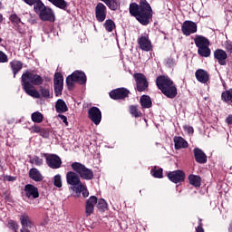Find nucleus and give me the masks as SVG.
<instances>
[{
    "label": "nucleus",
    "instance_id": "1",
    "mask_svg": "<svg viewBox=\"0 0 232 232\" xmlns=\"http://www.w3.org/2000/svg\"><path fill=\"white\" fill-rule=\"evenodd\" d=\"M129 12L143 26L150 24V21L153 19V9H151V5L147 0H140V5L136 3L130 4Z\"/></svg>",
    "mask_w": 232,
    "mask_h": 232
},
{
    "label": "nucleus",
    "instance_id": "2",
    "mask_svg": "<svg viewBox=\"0 0 232 232\" xmlns=\"http://www.w3.org/2000/svg\"><path fill=\"white\" fill-rule=\"evenodd\" d=\"M44 80L41 75L32 71H26L22 74V86L25 93L34 99H41V93L34 86H41Z\"/></svg>",
    "mask_w": 232,
    "mask_h": 232
},
{
    "label": "nucleus",
    "instance_id": "3",
    "mask_svg": "<svg viewBox=\"0 0 232 232\" xmlns=\"http://www.w3.org/2000/svg\"><path fill=\"white\" fill-rule=\"evenodd\" d=\"M71 168L81 179H83V180H92L93 179V170L88 169L81 162L72 163Z\"/></svg>",
    "mask_w": 232,
    "mask_h": 232
},
{
    "label": "nucleus",
    "instance_id": "4",
    "mask_svg": "<svg viewBox=\"0 0 232 232\" xmlns=\"http://www.w3.org/2000/svg\"><path fill=\"white\" fill-rule=\"evenodd\" d=\"M75 82H78V84H86V74L81 71H75L66 78V84L69 90L73 88Z\"/></svg>",
    "mask_w": 232,
    "mask_h": 232
},
{
    "label": "nucleus",
    "instance_id": "5",
    "mask_svg": "<svg viewBox=\"0 0 232 232\" xmlns=\"http://www.w3.org/2000/svg\"><path fill=\"white\" fill-rule=\"evenodd\" d=\"M133 78L136 81V88L139 92H146V90H148V79H146V76L143 73H134Z\"/></svg>",
    "mask_w": 232,
    "mask_h": 232
},
{
    "label": "nucleus",
    "instance_id": "6",
    "mask_svg": "<svg viewBox=\"0 0 232 232\" xmlns=\"http://www.w3.org/2000/svg\"><path fill=\"white\" fill-rule=\"evenodd\" d=\"M88 118L93 124L99 126L101 124V121H102V112L97 107H92L88 111Z\"/></svg>",
    "mask_w": 232,
    "mask_h": 232
},
{
    "label": "nucleus",
    "instance_id": "7",
    "mask_svg": "<svg viewBox=\"0 0 232 232\" xmlns=\"http://www.w3.org/2000/svg\"><path fill=\"white\" fill-rule=\"evenodd\" d=\"M108 14V9L106 5L102 3H98L95 7V17L98 23H104L106 21V15Z\"/></svg>",
    "mask_w": 232,
    "mask_h": 232
},
{
    "label": "nucleus",
    "instance_id": "8",
    "mask_svg": "<svg viewBox=\"0 0 232 232\" xmlns=\"http://www.w3.org/2000/svg\"><path fill=\"white\" fill-rule=\"evenodd\" d=\"M197 24L193 21H185L181 26V32L187 37L192 34H197Z\"/></svg>",
    "mask_w": 232,
    "mask_h": 232
},
{
    "label": "nucleus",
    "instance_id": "9",
    "mask_svg": "<svg viewBox=\"0 0 232 232\" xmlns=\"http://www.w3.org/2000/svg\"><path fill=\"white\" fill-rule=\"evenodd\" d=\"M46 163L49 166V168H52V169H59L61 168V164H63V161L61 160V158L55 154H49L46 156Z\"/></svg>",
    "mask_w": 232,
    "mask_h": 232
},
{
    "label": "nucleus",
    "instance_id": "10",
    "mask_svg": "<svg viewBox=\"0 0 232 232\" xmlns=\"http://www.w3.org/2000/svg\"><path fill=\"white\" fill-rule=\"evenodd\" d=\"M66 180L67 184L72 186V188H79V186L82 184V182H81V178L75 171H68L66 174Z\"/></svg>",
    "mask_w": 232,
    "mask_h": 232
},
{
    "label": "nucleus",
    "instance_id": "11",
    "mask_svg": "<svg viewBox=\"0 0 232 232\" xmlns=\"http://www.w3.org/2000/svg\"><path fill=\"white\" fill-rule=\"evenodd\" d=\"M138 44L143 52H151L153 45H151V41L148 35H141L138 38Z\"/></svg>",
    "mask_w": 232,
    "mask_h": 232
},
{
    "label": "nucleus",
    "instance_id": "12",
    "mask_svg": "<svg viewBox=\"0 0 232 232\" xmlns=\"http://www.w3.org/2000/svg\"><path fill=\"white\" fill-rule=\"evenodd\" d=\"M64 84V79L61 72H56L54 74V93L58 97L63 92V86Z\"/></svg>",
    "mask_w": 232,
    "mask_h": 232
},
{
    "label": "nucleus",
    "instance_id": "13",
    "mask_svg": "<svg viewBox=\"0 0 232 232\" xmlns=\"http://www.w3.org/2000/svg\"><path fill=\"white\" fill-rule=\"evenodd\" d=\"M168 178L174 184H179V182H184L186 179V174L182 170H175L168 173Z\"/></svg>",
    "mask_w": 232,
    "mask_h": 232
},
{
    "label": "nucleus",
    "instance_id": "14",
    "mask_svg": "<svg viewBox=\"0 0 232 232\" xmlns=\"http://www.w3.org/2000/svg\"><path fill=\"white\" fill-rule=\"evenodd\" d=\"M172 83L173 82L168 76L160 75L158 76L156 79L157 87L159 88V90H160V92H162L163 90L166 91L167 87H169Z\"/></svg>",
    "mask_w": 232,
    "mask_h": 232
},
{
    "label": "nucleus",
    "instance_id": "15",
    "mask_svg": "<svg viewBox=\"0 0 232 232\" xmlns=\"http://www.w3.org/2000/svg\"><path fill=\"white\" fill-rule=\"evenodd\" d=\"M128 95H130V91H128L126 88H119L110 92L111 99H114V101L126 99Z\"/></svg>",
    "mask_w": 232,
    "mask_h": 232
},
{
    "label": "nucleus",
    "instance_id": "16",
    "mask_svg": "<svg viewBox=\"0 0 232 232\" xmlns=\"http://www.w3.org/2000/svg\"><path fill=\"white\" fill-rule=\"evenodd\" d=\"M214 57L215 59H217L220 66H226V64H227V63L226 62V59H227V53H226V51L222 49H217L214 52Z\"/></svg>",
    "mask_w": 232,
    "mask_h": 232
},
{
    "label": "nucleus",
    "instance_id": "17",
    "mask_svg": "<svg viewBox=\"0 0 232 232\" xmlns=\"http://www.w3.org/2000/svg\"><path fill=\"white\" fill-rule=\"evenodd\" d=\"M38 17L41 21H49L50 23H53V21H55V14H53V10L48 6Z\"/></svg>",
    "mask_w": 232,
    "mask_h": 232
},
{
    "label": "nucleus",
    "instance_id": "18",
    "mask_svg": "<svg viewBox=\"0 0 232 232\" xmlns=\"http://www.w3.org/2000/svg\"><path fill=\"white\" fill-rule=\"evenodd\" d=\"M24 191L28 198H39V189L34 185H25Z\"/></svg>",
    "mask_w": 232,
    "mask_h": 232
},
{
    "label": "nucleus",
    "instance_id": "19",
    "mask_svg": "<svg viewBox=\"0 0 232 232\" xmlns=\"http://www.w3.org/2000/svg\"><path fill=\"white\" fill-rule=\"evenodd\" d=\"M163 95L168 97L169 99H175L177 97V86L174 82L169 85L166 90L161 91Z\"/></svg>",
    "mask_w": 232,
    "mask_h": 232
},
{
    "label": "nucleus",
    "instance_id": "20",
    "mask_svg": "<svg viewBox=\"0 0 232 232\" xmlns=\"http://www.w3.org/2000/svg\"><path fill=\"white\" fill-rule=\"evenodd\" d=\"M97 204V197L92 196L86 202L85 213L87 217H90L93 213V208Z\"/></svg>",
    "mask_w": 232,
    "mask_h": 232
},
{
    "label": "nucleus",
    "instance_id": "21",
    "mask_svg": "<svg viewBox=\"0 0 232 232\" xmlns=\"http://www.w3.org/2000/svg\"><path fill=\"white\" fill-rule=\"evenodd\" d=\"M195 75L197 81H198V82H202V84H206V82L209 81V73H208L204 69H198Z\"/></svg>",
    "mask_w": 232,
    "mask_h": 232
},
{
    "label": "nucleus",
    "instance_id": "22",
    "mask_svg": "<svg viewBox=\"0 0 232 232\" xmlns=\"http://www.w3.org/2000/svg\"><path fill=\"white\" fill-rule=\"evenodd\" d=\"M194 157L198 164H206V162H208V156H206V153L200 149L194 150Z\"/></svg>",
    "mask_w": 232,
    "mask_h": 232
},
{
    "label": "nucleus",
    "instance_id": "23",
    "mask_svg": "<svg viewBox=\"0 0 232 232\" xmlns=\"http://www.w3.org/2000/svg\"><path fill=\"white\" fill-rule=\"evenodd\" d=\"M194 43L198 49L209 46V40L202 35H196Z\"/></svg>",
    "mask_w": 232,
    "mask_h": 232
},
{
    "label": "nucleus",
    "instance_id": "24",
    "mask_svg": "<svg viewBox=\"0 0 232 232\" xmlns=\"http://www.w3.org/2000/svg\"><path fill=\"white\" fill-rule=\"evenodd\" d=\"M29 177L32 180H34V182H41L44 179L41 171L35 168L29 170Z\"/></svg>",
    "mask_w": 232,
    "mask_h": 232
},
{
    "label": "nucleus",
    "instance_id": "25",
    "mask_svg": "<svg viewBox=\"0 0 232 232\" xmlns=\"http://www.w3.org/2000/svg\"><path fill=\"white\" fill-rule=\"evenodd\" d=\"M102 3H105L106 6L110 10H112L115 12L116 10H119L121 8V0H101Z\"/></svg>",
    "mask_w": 232,
    "mask_h": 232
},
{
    "label": "nucleus",
    "instance_id": "26",
    "mask_svg": "<svg viewBox=\"0 0 232 232\" xmlns=\"http://www.w3.org/2000/svg\"><path fill=\"white\" fill-rule=\"evenodd\" d=\"M22 227H34V221L28 214H22L20 217Z\"/></svg>",
    "mask_w": 232,
    "mask_h": 232
},
{
    "label": "nucleus",
    "instance_id": "27",
    "mask_svg": "<svg viewBox=\"0 0 232 232\" xmlns=\"http://www.w3.org/2000/svg\"><path fill=\"white\" fill-rule=\"evenodd\" d=\"M11 70L14 73V77L23 70V63L21 61L14 60L10 62Z\"/></svg>",
    "mask_w": 232,
    "mask_h": 232
},
{
    "label": "nucleus",
    "instance_id": "28",
    "mask_svg": "<svg viewBox=\"0 0 232 232\" xmlns=\"http://www.w3.org/2000/svg\"><path fill=\"white\" fill-rule=\"evenodd\" d=\"M55 110L57 113H66L68 111V105H66V102L59 99L55 103Z\"/></svg>",
    "mask_w": 232,
    "mask_h": 232
},
{
    "label": "nucleus",
    "instance_id": "29",
    "mask_svg": "<svg viewBox=\"0 0 232 232\" xmlns=\"http://www.w3.org/2000/svg\"><path fill=\"white\" fill-rule=\"evenodd\" d=\"M72 190L75 191V193H77V195L82 193V196L84 197V198H86V197L90 196V192H88V189L86 188V185L84 184H81L78 187H72Z\"/></svg>",
    "mask_w": 232,
    "mask_h": 232
},
{
    "label": "nucleus",
    "instance_id": "30",
    "mask_svg": "<svg viewBox=\"0 0 232 232\" xmlns=\"http://www.w3.org/2000/svg\"><path fill=\"white\" fill-rule=\"evenodd\" d=\"M174 143L176 150H182L184 148H188V141L184 140L182 137H174Z\"/></svg>",
    "mask_w": 232,
    "mask_h": 232
},
{
    "label": "nucleus",
    "instance_id": "31",
    "mask_svg": "<svg viewBox=\"0 0 232 232\" xmlns=\"http://www.w3.org/2000/svg\"><path fill=\"white\" fill-rule=\"evenodd\" d=\"M188 182L191 186H194V188H200L202 179L200 176L191 174L188 176Z\"/></svg>",
    "mask_w": 232,
    "mask_h": 232
},
{
    "label": "nucleus",
    "instance_id": "32",
    "mask_svg": "<svg viewBox=\"0 0 232 232\" xmlns=\"http://www.w3.org/2000/svg\"><path fill=\"white\" fill-rule=\"evenodd\" d=\"M48 6H45L43 1L37 0V2L34 5V10L38 16L44 13V11L47 8Z\"/></svg>",
    "mask_w": 232,
    "mask_h": 232
},
{
    "label": "nucleus",
    "instance_id": "33",
    "mask_svg": "<svg viewBox=\"0 0 232 232\" xmlns=\"http://www.w3.org/2000/svg\"><path fill=\"white\" fill-rule=\"evenodd\" d=\"M31 119H32L33 122H35L36 124H41V122H43V121L44 119V116H43V113H41L39 111H35V112L32 113Z\"/></svg>",
    "mask_w": 232,
    "mask_h": 232
},
{
    "label": "nucleus",
    "instance_id": "34",
    "mask_svg": "<svg viewBox=\"0 0 232 232\" xmlns=\"http://www.w3.org/2000/svg\"><path fill=\"white\" fill-rule=\"evenodd\" d=\"M198 53L201 57H209L211 55V49H209V46L201 47L198 49Z\"/></svg>",
    "mask_w": 232,
    "mask_h": 232
},
{
    "label": "nucleus",
    "instance_id": "35",
    "mask_svg": "<svg viewBox=\"0 0 232 232\" xmlns=\"http://www.w3.org/2000/svg\"><path fill=\"white\" fill-rule=\"evenodd\" d=\"M140 104L142 108H151V98L146 95L141 96Z\"/></svg>",
    "mask_w": 232,
    "mask_h": 232
},
{
    "label": "nucleus",
    "instance_id": "36",
    "mask_svg": "<svg viewBox=\"0 0 232 232\" xmlns=\"http://www.w3.org/2000/svg\"><path fill=\"white\" fill-rule=\"evenodd\" d=\"M221 97H222V100L225 101V102L231 104V102H232V89L224 92L222 93Z\"/></svg>",
    "mask_w": 232,
    "mask_h": 232
},
{
    "label": "nucleus",
    "instance_id": "37",
    "mask_svg": "<svg viewBox=\"0 0 232 232\" xmlns=\"http://www.w3.org/2000/svg\"><path fill=\"white\" fill-rule=\"evenodd\" d=\"M130 113L131 114L132 117L139 118L142 116V112L139 111V108L135 105H131L130 107Z\"/></svg>",
    "mask_w": 232,
    "mask_h": 232
},
{
    "label": "nucleus",
    "instance_id": "38",
    "mask_svg": "<svg viewBox=\"0 0 232 232\" xmlns=\"http://www.w3.org/2000/svg\"><path fill=\"white\" fill-rule=\"evenodd\" d=\"M103 26L107 32H111L112 30H115V22L111 19L106 20Z\"/></svg>",
    "mask_w": 232,
    "mask_h": 232
},
{
    "label": "nucleus",
    "instance_id": "39",
    "mask_svg": "<svg viewBox=\"0 0 232 232\" xmlns=\"http://www.w3.org/2000/svg\"><path fill=\"white\" fill-rule=\"evenodd\" d=\"M9 229L17 232L19 230V224L14 220H9L7 224Z\"/></svg>",
    "mask_w": 232,
    "mask_h": 232
},
{
    "label": "nucleus",
    "instance_id": "40",
    "mask_svg": "<svg viewBox=\"0 0 232 232\" xmlns=\"http://www.w3.org/2000/svg\"><path fill=\"white\" fill-rule=\"evenodd\" d=\"M151 174L156 179H162V169H157L156 167L151 169Z\"/></svg>",
    "mask_w": 232,
    "mask_h": 232
},
{
    "label": "nucleus",
    "instance_id": "41",
    "mask_svg": "<svg viewBox=\"0 0 232 232\" xmlns=\"http://www.w3.org/2000/svg\"><path fill=\"white\" fill-rule=\"evenodd\" d=\"M40 93L45 99H50V89L40 87Z\"/></svg>",
    "mask_w": 232,
    "mask_h": 232
},
{
    "label": "nucleus",
    "instance_id": "42",
    "mask_svg": "<svg viewBox=\"0 0 232 232\" xmlns=\"http://www.w3.org/2000/svg\"><path fill=\"white\" fill-rule=\"evenodd\" d=\"M10 21L13 24L17 25L21 23V18L17 14H14L10 15Z\"/></svg>",
    "mask_w": 232,
    "mask_h": 232
},
{
    "label": "nucleus",
    "instance_id": "43",
    "mask_svg": "<svg viewBox=\"0 0 232 232\" xmlns=\"http://www.w3.org/2000/svg\"><path fill=\"white\" fill-rule=\"evenodd\" d=\"M97 208H98V209H101V211H104V209H106V208H108V204L106 203V200L99 199Z\"/></svg>",
    "mask_w": 232,
    "mask_h": 232
},
{
    "label": "nucleus",
    "instance_id": "44",
    "mask_svg": "<svg viewBox=\"0 0 232 232\" xmlns=\"http://www.w3.org/2000/svg\"><path fill=\"white\" fill-rule=\"evenodd\" d=\"M31 164H34L35 166H43V159L35 156L30 160Z\"/></svg>",
    "mask_w": 232,
    "mask_h": 232
},
{
    "label": "nucleus",
    "instance_id": "45",
    "mask_svg": "<svg viewBox=\"0 0 232 232\" xmlns=\"http://www.w3.org/2000/svg\"><path fill=\"white\" fill-rule=\"evenodd\" d=\"M54 186L56 188H63V179H61V175L54 176Z\"/></svg>",
    "mask_w": 232,
    "mask_h": 232
},
{
    "label": "nucleus",
    "instance_id": "46",
    "mask_svg": "<svg viewBox=\"0 0 232 232\" xmlns=\"http://www.w3.org/2000/svg\"><path fill=\"white\" fill-rule=\"evenodd\" d=\"M31 133H40V135H43V131L41 130V127L38 125H34L30 128Z\"/></svg>",
    "mask_w": 232,
    "mask_h": 232
},
{
    "label": "nucleus",
    "instance_id": "47",
    "mask_svg": "<svg viewBox=\"0 0 232 232\" xmlns=\"http://www.w3.org/2000/svg\"><path fill=\"white\" fill-rule=\"evenodd\" d=\"M8 62V55L5 53L3 51H0V63H7Z\"/></svg>",
    "mask_w": 232,
    "mask_h": 232
},
{
    "label": "nucleus",
    "instance_id": "48",
    "mask_svg": "<svg viewBox=\"0 0 232 232\" xmlns=\"http://www.w3.org/2000/svg\"><path fill=\"white\" fill-rule=\"evenodd\" d=\"M183 128H184V130L187 131L189 135H193V132H194L193 127L189 125H185Z\"/></svg>",
    "mask_w": 232,
    "mask_h": 232
},
{
    "label": "nucleus",
    "instance_id": "49",
    "mask_svg": "<svg viewBox=\"0 0 232 232\" xmlns=\"http://www.w3.org/2000/svg\"><path fill=\"white\" fill-rule=\"evenodd\" d=\"M58 117L63 121V122H64L65 126H68V118H66V116L59 114Z\"/></svg>",
    "mask_w": 232,
    "mask_h": 232
},
{
    "label": "nucleus",
    "instance_id": "50",
    "mask_svg": "<svg viewBox=\"0 0 232 232\" xmlns=\"http://www.w3.org/2000/svg\"><path fill=\"white\" fill-rule=\"evenodd\" d=\"M24 3H26V5H29L30 6H34V4L37 3V0H23Z\"/></svg>",
    "mask_w": 232,
    "mask_h": 232
},
{
    "label": "nucleus",
    "instance_id": "51",
    "mask_svg": "<svg viewBox=\"0 0 232 232\" xmlns=\"http://www.w3.org/2000/svg\"><path fill=\"white\" fill-rule=\"evenodd\" d=\"M196 232H204V228L202 227V220L201 219H199V225L196 228Z\"/></svg>",
    "mask_w": 232,
    "mask_h": 232
},
{
    "label": "nucleus",
    "instance_id": "52",
    "mask_svg": "<svg viewBox=\"0 0 232 232\" xmlns=\"http://www.w3.org/2000/svg\"><path fill=\"white\" fill-rule=\"evenodd\" d=\"M5 180H7L8 182H14V180H15V178L12 176H7L5 177Z\"/></svg>",
    "mask_w": 232,
    "mask_h": 232
},
{
    "label": "nucleus",
    "instance_id": "53",
    "mask_svg": "<svg viewBox=\"0 0 232 232\" xmlns=\"http://www.w3.org/2000/svg\"><path fill=\"white\" fill-rule=\"evenodd\" d=\"M226 122L228 124H232V115H228L227 118L226 119Z\"/></svg>",
    "mask_w": 232,
    "mask_h": 232
},
{
    "label": "nucleus",
    "instance_id": "54",
    "mask_svg": "<svg viewBox=\"0 0 232 232\" xmlns=\"http://www.w3.org/2000/svg\"><path fill=\"white\" fill-rule=\"evenodd\" d=\"M27 227H22L20 232H30V230H28V228H26Z\"/></svg>",
    "mask_w": 232,
    "mask_h": 232
},
{
    "label": "nucleus",
    "instance_id": "55",
    "mask_svg": "<svg viewBox=\"0 0 232 232\" xmlns=\"http://www.w3.org/2000/svg\"><path fill=\"white\" fill-rule=\"evenodd\" d=\"M227 52H232V44H228L227 46Z\"/></svg>",
    "mask_w": 232,
    "mask_h": 232
},
{
    "label": "nucleus",
    "instance_id": "56",
    "mask_svg": "<svg viewBox=\"0 0 232 232\" xmlns=\"http://www.w3.org/2000/svg\"><path fill=\"white\" fill-rule=\"evenodd\" d=\"M228 232H232V223L229 226Z\"/></svg>",
    "mask_w": 232,
    "mask_h": 232
},
{
    "label": "nucleus",
    "instance_id": "57",
    "mask_svg": "<svg viewBox=\"0 0 232 232\" xmlns=\"http://www.w3.org/2000/svg\"><path fill=\"white\" fill-rule=\"evenodd\" d=\"M0 23H3V14H0Z\"/></svg>",
    "mask_w": 232,
    "mask_h": 232
},
{
    "label": "nucleus",
    "instance_id": "58",
    "mask_svg": "<svg viewBox=\"0 0 232 232\" xmlns=\"http://www.w3.org/2000/svg\"><path fill=\"white\" fill-rule=\"evenodd\" d=\"M0 43H3V38H0Z\"/></svg>",
    "mask_w": 232,
    "mask_h": 232
}]
</instances>
